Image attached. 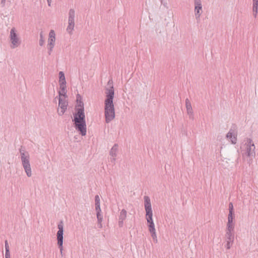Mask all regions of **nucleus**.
<instances>
[{
	"instance_id": "nucleus-1",
	"label": "nucleus",
	"mask_w": 258,
	"mask_h": 258,
	"mask_svg": "<svg viewBox=\"0 0 258 258\" xmlns=\"http://www.w3.org/2000/svg\"><path fill=\"white\" fill-rule=\"evenodd\" d=\"M108 87L105 89L106 98L104 101V115L105 121L109 123L115 118V109L113 102L114 90L112 80L107 84Z\"/></svg>"
},
{
	"instance_id": "nucleus-2",
	"label": "nucleus",
	"mask_w": 258,
	"mask_h": 258,
	"mask_svg": "<svg viewBox=\"0 0 258 258\" xmlns=\"http://www.w3.org/2000/svg\"><path fill=\"white\" fill-rule=\"evenodd\" d=\"M78 108H76V113L74 114V126L75 129L80 134L84 136L86 135L87 127L85 120V114L84 113V103L81 101V96L78 95L77 97Z\"/></svg>"
},
{
	"instance_id": "nucleus-3",
	"label": "nucleus",
	"mask_w": 258,
	"mask_h": 258,
	"mask_svg": "<svg viewBox=\"0 0 258 258\" xmlns=\"http://www.w3.org/2000/svg\"><path fill=\"white\" fill-rule=\"evenodd\" d=\"M20 153V158L22 162V165L24 168L25 172L28 177L32 176V171L30 163V155L28 152L25 150L24 147L22 146L19 149Z\"/></svg>"
},
{
	"instance_id": "nucleus-4",
	"label": "nucleus",
	"mask_w": 258,
	"mask_h": 258,
	"mask_svg": "<svg viewBox=\"0 0 258 258\" xmlns=\"http://www.w3.org/2000/svg\"><path fill=\"white\" fill-rule=\"evenodd\" d=\"M242 152L243 156L249 158L251 161L255 157V145L251 139H247L246 142L243 145Z\"/></svg>"
},
{
	"instance_id": "nucleus-5",
	"label": "nucleus",
	"mask_w": 258,
	"mask_h": 258,
	"mask_svg": "<svg viewBox=\"0 0 258 258\" xmlns=\"http://www.w3.org/2000/svg\"><path fill=\"white\" fill-rule=\"evenodd\" d=\"M144 206L146 211V219L148 224L150 222H153V211L151 204V200L148 196H145L144 197Z\"/></svg>"
},
{
	"instance_id": "nucleus-6",
	"label": "nucleus",
	"mask_w": 258,
	"mask_h": 258,
	"mask_svg": "<svg viewBox=\"0 0 258 258\" xmlns=\"http://www.w3.org/2000/svg\"><path fill=\"white\" fill-rule=\"evenodd\" d=\"M57 227L58 229L56 233L57 245L60 250L61 254H62L63 250V223L62 221H60L58 224Z\"/></svg>"
},
{
	"instance_id": "nucleus-7",
	"label": "nucleus",
	"mask_w": 258,
	"mask_h": 258,
	"mask_svg": "<svg viewBox=\"0 0 258 258\" xmlns=\"http://www.w3.org/2000/svg\"><path fill=\"white\" fill-rule=\"evenodd\" d=\"M10 39L12 43L11 45L12 48L17 47L21 44V40L16 33L15 28H12L10 31Z\"/></svg>"
},
{
	"instance_id": "nucleus-8",
	"label": "nucleus",
	"mask_w": 258,
	"mask_h": 258,
	"mask_svg": "<svg viewBox=\"0 0 258 258\" xmlns=\"http://www.w3.org/2000/svg\"><path fill=\"white\" fill-rule=\"evenodd\" d=\"M68 103L65 98L58 97V106L60 107V110L58 109L57 112L59 115H62L67 109Z\"/></svg>"
},
{
	"instance_id": "nucleus-9",
	"label": "nucleus",
	"mask_w": 258,
	"mask_h": 258,
	"mask_svg": "<svg viewBox=\"0 0 258 258\" xmlns=\"http://www.w3.org/2000/svg\"><path fill=\"white\" fill-rule=\"evenodd\" d=\"M194 5L195 17L196 19L198 20L203 13L201 0H194Z\"/></svg>"
},
{
	"instance_id": "nucleus-10",
	"label": "nucleus",
	"mask_w": 258,
	"mask_h": 258,
	"mask_svg": "<svg viewBox=\"0 0 258 258\" xmlns=\"http://www.w3.org/2000/svg\"><path fill=\"white\" fill-rule=\"evenodd\" d=\"M185 106H186V112H187V114L189 116V119H190L191 120H194V112L192 110L191 103L188 98H186L185 99Z\"/></svg>"
},
{
	"instance_id": "nucleus-11",
	"label": "nucleus",
	"mask_w": 258,
	"mask_h": 258,
	"mask_svg": "<svg viewBox=\"0 0 258 258\" xmlns=\"http://www.w3.org/2000/svg\"><path fill=\"white\" fill-rule=\"evenodd\" d=\"M226 138L229 139L232 144H235L237 142V135L234 133V131L230 129L226 135Z\"/></svg>"
},
{
	"instance_id": "nucleus-12",
	"label": "nucleus",
	"mask_w": 258,
	"mask_h": 258,
	"mask_svg": "<svg viewBox=\"0 0 258 258\" xmlns=\"http://www.w3.org/2000/svg\"><path fill=\"white\" fill-rule=\"evenodd\" d=\"M118 150V145L115 144L110 151V155L111 156L110 161L111 162H114L115 161V157L116 156V153Z\"/></svg>"
},
{
	"instance_id": "nucleus-13",
	"label": "nucleus",
	"mask_w": 258,
	"mask_h": 258,
	"mask_svg": "<svg viewBox=\"0 0 258 258\" xmlns=\"http://www.w3.org/2000/svg\"><path fill=\"white\" fill-rule=\"evenodd\" d=\"M55 34L53 30H51L49 33V38L48 39V45H53L55 44Z\"/></svg>"
},
{
	"instance_id": "nucleus-14",
	"label": "nucleus",
	"mask_w": 258,
	"mask_h": 258,
	"mask_svg": "<svg viewBox=\"0 0 258 258\" xmlns=\"http://www.w3.org/2000/svg\"><path fill=\"white\" fill-rule=\"evenodd\" d=\"M252 3L253 15L256 18L258 11V0H252Z\"/></svg>"
},
{
	"instance_id": "nucleus-15",
	"label": "nucleus",
	"mask_w": 258,
	"mask_h": 258,
	"mask_svg": "<svg viewBox=\"0 0 258 258\" xmlns=\"http://www.w3.org/2000/svg\"><path fill=\"white\" fill-rule=\"evenodd\" d=\"M60 90L58 92L59 97H61V96H63L64 98L67 96V90H66V85H59Z\"/></svg>"
},
{
	"instance_id": "nucleus-16",
	"label": "nucleus",
	"mask_w": 258,
	"mask_h": 258,
	"mask_svg": "<svg viewBox=\"0 0 258 258\" xmlns=\"http://www.w3.org/2000/svg\"><path fill=\"white\" fill-rule=\"evenodd\" d=\"M59 85H63L66 84V81L64 73L60 71L59 72Z\"/></svg>"
},
{
	"instance_id": "nucleus-17",
	"label": "nucleus",
	"mask_w": 258,
	"mask_h": 258,
	"mask_svg": "<svg viewBox=\"0 0 258 258\" xmlns=\"http://www.w3.org/2000/svg\"><path fill=\"white\" fill-rule=\"evenodd\" d=\"M75 11L74 9H70L69 12L68 22H75Z\"/></svg>"
},
{
	"instance_id": "nucleus-18",
	"label": "nucleus",
	"mask_w": 258,
	"mask_h": 258,
	"mask_svg": "<svg viewBox=\"0 0 258 258\" xmlns=\"http://www.w3.org/2000/svg\"><path fill=\"white\" fill-rule=\"evenodd\" d=\"M5 250H6L5 257L6 258H11V255H10V250H9V245L7 240L5 241Z\"/></svg>"
},
{
	"instance_id": "nucleus-19",
	"label": "nucleus",
	"mask_w": 258,
	"mask_h": 258,
	"mask_svg": "<svg viewBox=\"0 0 258 258\" xmlns=\"http://www.w3.org/2000/svg\"><path fill=\"white\" fill-rule=\"evenodd\" d=\"M225 237L226 239V241H231L233 242L234 239V233H226Z\"/></svg>"
},
{
	"instance_id": "nucleus-20",
	"label": "nucleus",
	"mask_w": 258,
	"mask_h": 258,
	"mask_svg": "<svg viewBox=\"0 0 258 258\" xmlns=\"http://www.w3.org/2000/svg\"><path fill=\"white\" fill-rule=\"evenodd\" d=\"M234 224H227L226 233H234Z\"/></svg>"
},
{
	"instance_id": "nucleus-21",
	"label": "nucleus",
	"mask_w": 258,
	"mask_h": 258,
	"mask_svg": "<svg viewBox=\"0 0 258 258\" xmlns=\"http://www.w3.org/2000/svg\"><path fill=\"white\" fill-rule=\"evenodd\" d=\"M75 26V22H68V26L67 28V31L68 33L71 34L74 30Z\"/></svg>"
},
{
	"instance_id": "nucleus-22",
	"label": "nucleus",
	"mask_w": 258,
	"mask_h": 258,
	"mask_svg": "<svg viewBox=\"0 0 258 258\" xmlns=\"http://www.w3.org/2000/svg\"><path fill=\"white\" fill-rule=\"evenodd\" d=\"M126 211L124 209H122L120 212L118 220H124L126 218Z\"/></svg>"
},
{
	"instance_id": "nucleus-23",
	"label": "nucleus",
	"mask_w": 258,
	"mask_h": 258,
	"mask_svg": "<svg viewBox=\"0 0 258 258\" xmlns=\"http://www.w3.org/2000/svg\"><path fill=\"white\" fill-rule=\"evenodd\" d=\"M234 217V214L229 213L228 216V222L227 224H234L233 221Z\"/></svg>"
},
{
	"instance_id": "nucleus-24",
	"label": "nucleus",
	"mask_w": 258,
	"mask_h": 258,
	"mask_svg": "<svg viewBox=\"0 0 258 258\" xmlns=\"http://www.w3.org/2000/svg\"><path fill=\"white\" fill-rule=\"evenodd\" d=\"M150 233H151V236L152 238H153V241L156 243H157L158 239H157L156 231H153V232H150Z\"/></svg>"
},
{
	"instance_id": "nucleus-25",
	"label": "nucleus",
	"mask_w": 258,
	"mask_h": 258,
	"mask_svg": "<svg viewBox=\"0 0 258 258\" xmlns=\"http://www.w3.org/2000/svg\"><path fill=\"white\" fill-rule=\"evenodd\" d=\"M148 227L149 228V232H153V231H156L154 222H150V223H149L148 224Z\"/></svg>"
},
{
	"instance_id": "nucleus-26",
	"label": "nucleus",
	"mask_w": 258,
	"mask_h": 258,
	"mask_svg": "<svg viewBox=\"0 0 258 258\" xmlns=\"http://www.w3.org/2000/svg\"><path fill=\"white\" fill-rule=\"evenodd\" d=\"M95 205H100V200L98 195H96L95 197Z\"/></svg>"
},
{
	"instance_id": "nucleus-27",
	"label": "nucleus",
	"mask_w": 258,
	"mask_h": 258,
	"mask_svg": "<svg viewBox=\"0 0 258 258\" xmlns=\"http://www.w3.org/2000/svg\"><path fill=\"white\" fill-rule=\"evenodd\" d=\"M229 213L234 214L233 206V204L231 203H230L229 205Z\"/></svg>"
},
{
	"instance_id": "nucleus-28",
	"label": "nucleus",
	"mask_w": 258,
	"mask_h": 258,
	"mask_svg": "<svg viewBox=\"0 0 258 258\" xmlns=\"http://www.w3.org/2000/svg\"><path fill=\"white\" fill-rule=\"evenodd\" d=\"M226 247L227 249H229L231 248V247L232 246V244H233V242H231V241H226Z\"/></svg>"
},
{
	"instance_id": "nucleus-29",
	"label": "nucleus",
	"mask_w": 258,
	"mask_h": 258,
	"mask_svg": "<svg viewBox=\"0 0 258 258\" xmlns=\"http://www.w3.org/2000/svg\"><path fill=\"white\" fill-rule=\"evenodd\" d=\"M54 46V45H48V53L49 55L51 54Z\"/></svg>"
},
{
	"instance_id": "nucleus-30",
	"label": "nucleus",
	"mask_w": 258,
	"mask_h": 258,
	"mask_svg": "<svg viewBox=\"0 0 258 258\" xmlns=\"http://www.w3.org/2000/svg\"><path fill=\"white\" fill-rule=\"evenodd\" d=\"M95 210L97 213H101V210L100 208V205H95Z\"/></svg>"
},
{
	"instance_id": "nucleus-31",
	"label": "nucleus",
	"mask_w": 258,
	"mask_h": 258,
	"mask_svg": "<svg viewBox=\"0 0 258 258\" xmlns=\"http://www.w3.org/2000/svg\"><path fill=\"white\" fill-rule=\"evenodd\" d=\"M40 37H41V39H40L39 40V45L40 46H42L44 44V40H43V38H42V33L40 34Z\"/></svg>"
},
{
	"instance_id": "nucleus-32",
	"label": "nucleus",
	"mask_w": 258,
	"mask_h": 258,
	"mask_svg": "<svg viewBox=\"0 0 258 258\" xmlns=\"http://www.w3.org/2000/svg\"><path fill=\"white\" fill-rule=\"evenodd\" d=\"M123 221L124 220H118V226L120 227H122L123 226Z\"/></svg>"
},
{
	"instance_id": "nucleus-33",
	"label": "nucleus",
	"mask_w": 258,
	"mask_h": 258,
	"mask_svg": "<svg viewBox=\"0 0 258 258\" xmlns=\"http://www.w3.org/2000/svg\"><path fill=\"white\" fill-rule=\"evenodd\" d=\"M102 219H103V218H102L97 219L98 223V224L100 225V226H99V227H100V228H101V227H102L101 222H102Z\"/></svg>"
},
{
	"instance_id": "nucleus-34",
	"label": "nucleus",
	"mask_w": 258,
	"mask_h": 258,
	"mask_svg": "<svg viewBox=\"0 0 258 258\" xmlns=\"http://www.w3.org/2000/svg\"><path fill=\"white\" fill-rule=\"evenodd\" d=\"M96 215H97V219L102 218V216H101V213H97L96 214Z\"/></svg>"
},
{
	"instance_id": "nucleus-35",
	"label": "nucleus",
	"mask_w": 258,
	"mask_h": 258,
	"mask_svg": "<svg viewBox=\"0 0 258 258\" xmlns=\"http://www.w3.org/2000/svg\"><path fill=\"white\" fill-rule=\"evenodd\" d=\"M46 1H47L48 6H49V7L51 6V0H46Z\"/></svg>"
},
{
	"instance_id": "nucleus-36",
	"label": "nucleus",
	"mask_w": 258,
	"mask_h": 258,
	"mask_svg": "<svg viewBox=\"0 0 258 258\" xmlns=\"http://www.w3.org/2000/svg\"><path fill=\"white\" fill-rule=\"evenodd\" d=\"M6 0H1V4L3 5V6L5 5Z\"/></svg>"
},
{
	"instance_id": "nucleus-37",
	"label": "nucleus",
	"mask_w": 258,
	"mask_h": 258,
	"mask_svg": "<svg viewBox=\"0 0 258 258\" xmlns=\"http://www.w3.org/2000/svg\"><path fill=\"white\" fill-rule=\"evenodd\" d=\"M160 2H161V3L162 4H163V0H160Z\"/></svg>"
}]
</instances>
